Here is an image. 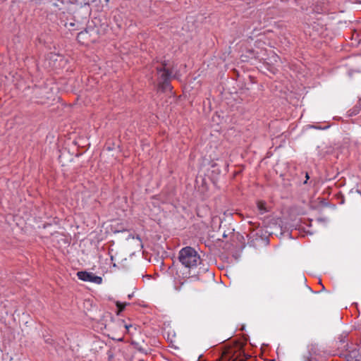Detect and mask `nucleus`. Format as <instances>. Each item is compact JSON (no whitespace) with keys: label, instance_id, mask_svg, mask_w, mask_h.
<instances>
[{"label":"nucleus","instance_id":"f257e3e1","mask_svg":"<svg viewBox=\"0 0 361 361\" xmlns=\"http://www.w3.org/2000/svg\"><path fill=\"white\" fill-rule=\"evenodd\" d=\"M180 262L185 267L193 269L201 262L200 255L192 247H183L178 253Z\"/></svg>","mask_w":361,"mask_h":361},{"label":"nucleus","instance_id":"f03ea898","mask_svg":"<svg viewBox=\"0 0 361 361\" xmlns=\"http://www.w3.org/2000/svg\"><path fill=\"white\" fill-rule=\"evenodd\" d=\"M166 63L162 64L161 66H157L156 70L159 75V87L162 91H167L171 90L170 80L171 78L172 72L166 68Z\"/></svg>","mask_w":361,"mask_h":361},{"label":"nucleus","instance_id":"7ed1b4c3","mask_svg":"<svg viewBox=\"0 0 361 361\" xmlns=\"http://www.w3.org/2000/svg\"><path fill=\"white\" fill-rule=\"evenodd\" d=\"M77 276L79 279L83 281L92 282L96 284H101L102 283V278L94 275L92 272L85 271H78Z\"/></svg>","mask_w":361,"mask_h":361},{"label":"nucleus","instance_id":"20e7f679","mask_svg":"<svg viewBox=\"0 0 361 361\" xmlns=\"http://www.w3.org/2000/svg\"><path fill=\"white\" fill-rule=\"evenodd\" d=\"M118 322L119 325L123 326L125 328L126 333L129 334H133L135 331H137V327L135 326L132 324H127L125 323L124 320H119Z\"/></svg>","mask_w":361,"mask_h":361},{"label":"nucleus","instance_id":"39448f33","mask_svg":"<svg viewBox=\"0 0 361 361\" xmlns=\"http://www.w3.org/2000/svg\"><path fill=\"white\" fill-rule=\"evenodd\" d=\"M257 208L260 211L261 214H264L267 211L266 208V202L263 201H259L257 202Z\"/></svg>","mask_w":361,"mask_h":361},{"label":"nucleus","instance_id":"423d86ee","mask_svg":"<svg viewBox=\"0 0 361 361\" xmlns=\"http://www.w3.org/2000/svg\"><path fill=\"white\" fill-rule=\"evenodd\" d=\"M310 128H313V129H316V130H325L329 129L330 128V126L328 125V126H317V125H312V126H310Z\"/></svg>","mask_w":361,"mask_h":361},{"label":"nucleus","instance_id":"0eeeda50","mask_svg":"<svg viewBox=\"0 0 361 361\" xmlns=\"http://www.w3.org/2000/svg\"><path fill=\"white\" fill-rule=\"evenodd\" d=\"M87 34V30H85V31H82L78 33V36H77V39L79 42H80L82 39H85V35Z\"/></svg>","mask_w":361,"mask_h":361},{"label":"nucleus","instance_id":"6e6552de","mask_svg":"<svg viewBox=\"0 0 361 361\" xmlns=\"http://www.w3.org/2000/svg\"><path fill=\"white\" fill-rule=\"evenodd\" d=\"M126 305L127 303H122L120 302H116V307L118 309V313L125 309Z\"/></svg>","mask_w":361,"mask_h":361},{"label":"nucleus","instance_id":"1a4fd4ad","mask_svg":"<svg viewBox=\"0 0 361 361\" xmlns=\"http://www.w3.org/2000/svg\"><path fill=\"white\" fill-rule=\"evenodd\" d=\"M358 112H359V109L357 107H355V109H353L352 110L350 115H356L357 114H358Z\"/></svg>","mask_w":361,"mask_h":361},{"label":"nucleus","instance_id":"9d476101","mask_svg":"<svg viewBox=\"0 0 361 361\" xmlns=\"http://www.w3.org/2000/svg\"><path fill=\"white\" fill-rule=\"evenodd\" d=\"M45 342L47 343H51L52 339L50 338H47V339H45Z\"/></svg>","mask_w":361,"mask_h":361},{"label":"nucleus","instance_id":"9b49d317","mask_svg":"<svg viewBox=\"0 0 361 361\" xmlns=\"http://www.w3.org/2000/svg\"><path fill=\"white\" fill-rule=\"evenodd\" d=\"M53 6H56V7H58L59 6V4L57 3H54L53 4Z\"/></svg>","mask_w":361,"mask_h":361},{"label":"nucleus","instance_id":"f8f14e48","mask_svg":"<svg viewBox=\"0 0 361 361\" xmlns=\"http://www.w3.org/2000/svg\"><path fill=\"white\" fill-rule=\"evenodd\" d=\"M357 192L360 194V191L359 190H357Z\"/></svg>","mask_w":361,"mask_h":361},{"label":"nucleus","instance_id":"ddd939ff","mask_svg":"<svg viewBox=\"0 0 361 361\" xmlns=\"http://www.w3.org/2000/svg\"><path fill=\"white\" fill-rule=\"evenodd\" d=\"M306 361H311V360L308 358Z\"/></svg>","mask_w":361,"mask_h":361}]
</instances>
